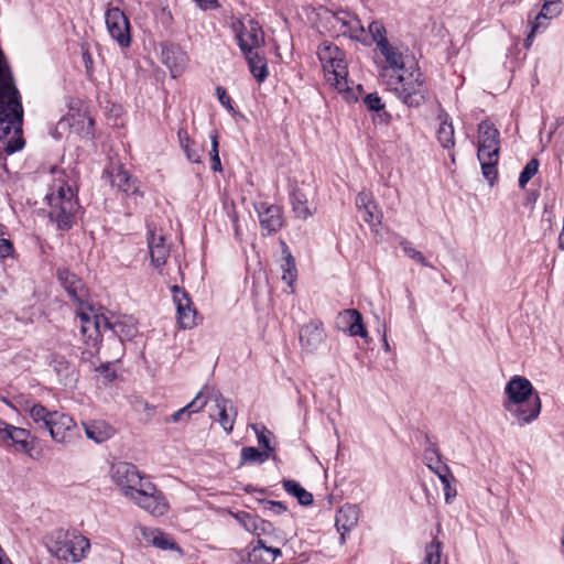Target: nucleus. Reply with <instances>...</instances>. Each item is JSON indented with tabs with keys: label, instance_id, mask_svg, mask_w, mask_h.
Wrapping results in <instances>:
<instances>
[{
	"label": "nucleus",
	"instance_id": "43",
	"mask_svg": "<svg viewBox=\"0 0 564 564\" xmlns=\"http://www.w3.org/2000/svg\"><path fill=\"white\" fill-rule=\"evenodd\" d=\"M424 459L426 466L432 470H436L438 466H442L441 455L434 445H429L424 451Z\"/></svg>",
	"mask_w": 564,
	"mask_h": 564
},
{
	"label": "nucleus",
	"instance_id": "39",
	"mask_svg": "<svg viewBox=\"0 0 564 564\" xmlns=\"http://www.w3.org/2000/svg\"><path fill=\"white\" fill-rule=\"evenodd\" d=\"M29 414L35 423H41L45 429L53 417V411H48L44 405L34 403L29 408Z\"/></svg>",
	"mask_w": 564,
	"mask_h": 564
},
{
	"label": "nucleus",
	"instance_id": "44",
	"mask_svg": "<svg viewBox=\"0 0 564 564\" xmlns=\"http://www.w3.org/2000/svg\"><path fill=\"white\" fill-rule=\"evenodd\" d=\"M212 149H210V161H212V170L215 172L221 171V162L219 158L218 151V137L216 133L210 135Z\"/></svg>",
	"mask_w": 564,
	"mask_h": 564
},
{
	"label": "nucleus",
	"instance_id": "31",
	"mask_svg": "<svg viewBox=\"0 0 564 564\" xmlns=\"http://www.w3.org/2000/svg\"><path fill=\"white\" fill-rule=\"evenodd\" d=\"M30 432L25 429L11 425L7 434V444L14 445L17 449L29 453L33 448L29 442Z\"/></svg>",
	"mask_w": 564,
	"mask_h": 564
},
{
	"label": "nucleus",
	"instance_id": "13",
	"mask_svg": "<svg viewBox=\"0 0 564 564\" xmlns=\"http://www.w3.org/2000/svg\"><path fill=\"white\" fill-rule=\"evenodd\" d=\"M105 22L110 37L122 48L131 44V26L127 15L119 8H108Z\"/></svg>",
	"mask_w": 564,
	"mask_h": 564
},
{
	"label": "nucleus",
	"instance_id": "61",
	"mask_svg": "<svg viewBox=\"0 0 564 564\" xmlns=\"http://www.w3.org/2000/svg\"><path fill=\"white\" fill-rule=\"evenodd\" d=\"M0 564H12L11 561L7 557L1 555L0 556Z\"/></svg>",
	"mask_w": 564,
	"mask_h": 564
},
{
	"label": "nucleus",
	"instance_id": "35",
	"mask_svg": "<svg viewBox=\"0 0 564 564\" xmlns=\"http://www.w3.org/2000/svg\"><path fill=\"white\" fill-rule=\"evenodd\" d=\"M283 487L285 491L292 496H294L299 502L303 506H310L313 503V496L306 489H304L297 481L295 480H285L283 482Z\"/></svg>",
	"mask_w": 564,
	"mask_h": 564
},
{
	"label": "nucleus",
	"instance_id": "3",
	"mask_svg": "<svg viewBox=\"0 0 564 564\" xmlns=\"http://www.w3.org/2000/svg\"><path fill=\"white\" fill-rule=\"evenodd\" d=\"M386 86L409 107H419L426 99L427 87L425 77L417 67L410 66L401 74H389L382 68L380 74Z\"/></svg>",
	"mask_w": 564,
	"mask_h": 564
},
{
	"label": "nucleus",
	"instance_id": "15",
	"mask_svg": "<svg viewBox=\"0 0 564 564\" xmlns=\"http://www.w3.org/2000/svg\"><path fill=\"white\" fill-rule=\"evenodd\" d=\"M76 429V422L72 416L57 411H53V417L46 427L52 440L59 444L70 442L75 435Z\"/></svg>",
	"mask_w": 564,
	"mask_h": 564
},
{
	"label": "nucleus",
	"instance_id": "12",
	"mask_svg": "<svg viewBox=\"0 0 564 564\" xmlns=\"http://www.w3.org/2000/svg\"><path fill=\"white\" fill-rule=\"evenodd\" d=\"M236 39L242 54L257 51L264 44V33L260 24L249 18L234 24Z\"/></svg>",
	"mask_w": 564,
	"mask_h": 564
},
{
	"label": "nucleus",
	"instance_id": "41",
	"mask_svg": "<svg viewBox=\"0 0 564 564\" xmlns=\"http://www.w3.org/2000/svg\"><path fill=\"white\" fill-rule=\"evenodd\" d=\"M252 430L254 431V433L257 435L259 445L264 448L263 452H267L271 455L274 451V448L270 445L271 432L269 430H267L264 426H260L257 424L252 425Z\"/></svg>",
	"mask_w": 564,
	"mask_h": 564
},
{
	"label": "nucleus",
	"instance_id": "52",
	"mask_svg": "<svg viewBox=\"0 0 564 564\" xmlns=\"http://www.w3.org/2000/svg\"><path fill=\"white\" fill-rule=\"evenodd\" d=\"M434 473L438 476L442 485L449 484L453 480V475L446 465L438 466Z\"/></svg>",
	"mask_w": 564,
	"mask_h": 564
},
{
	"label": "nucleus",
	"instance_id": "4",
	"mask_svg": "<svg viewBox=\"0 0 564 564\" xmlns=\"http://www.w3.org/2000/svg\"><path fill=\"white\" fill-rule=\"evenodd\" d=\"M46 199L50 206V218L59 229H69L78 210V203L73 184L64 173H59L54 180Z\"/></svg>",
	"mask_w": 564,
	"mask_h": 564
},
{
	"label": "nucleus",
	"instance_id": "49",
	"mask_svg": "<svg viewBox=\"0 0 564 564\" xmlns=\"http://www.w3.org/2000/svg\"><path fill=\"white\" fill-rule=\"evenodd\" d=\"M375 200L372 195L367 192H361L356 197V206L359 210L365 208L373 207Z\"/></svg>",
	"mask_w": 564,
	"mask_h": 564
},
{
	"label": "nucleus",
	"instance_id": "9",
	"mask_svg": "<svg viewBox=\"0 0 564 564\" xmlns=\"http://www.w3.org/2000/svg\"><path fill=\"white\" fill-rule=\"evenodd\" d=\"M77 317L80 323V330L87 343L94 345L98 338L110 328V321L104 314L98 313L93 306L82 302L78 304Z\"/></svg>",
	"mask_w": 564,
	"mask_h": 564
},
{
	"label": "nucleus",
	"instance_id": "2",
	"mask_svg": "<svg viewBox=\"0 0 564 564\" xmlns=\"http://www.w3.org/2000/svg\"><path fill=\"white\" fill-rule=\"evenodd\" d=\"M317 56L323 65L327 82L334 86L347 101H357L361 85L350 87L344 53L334 44L324 42L318 46Z\"/></svg>",
	"mask_w": 564,
	"mask_h": 564
},
{
	"label": "nucleus",
	"instance_id": "60",
	"mask_svg": "<svg viewBox=\"0 0 564 564\" xmlns=\"http://www.w3.org/2000/svg\"><path fill=\"white\" fill-rule=\"evenodd\" d=\"M558 246L561 249L564 250V217H563V228L560 232V236H558Z\"/></svg>",
	"mask_w": 564,
	"mask_h": 564
},
{
	"label": "nucleus",
	"instance_id": "59",
	"mask_svg": "<svg viewBox=\"0 0 564 564\" xmlns=\"http://www.w3.org/2000/svg\"><path fill=\"white\" fill-rule=\"evenodd\" d=\"M200 9L207 10L214 6L216 0H193Z\"/></svg>",
	"mask_w": 564,
	"mask_h": 564
},
{
	"label": "nucleus",
	"instance_id": "46",
	"mask_svg": "<svg viewBox=\"0 0 564 564\" xmlns=\"http://www.w3.org/2000/svg\"><path fill=\"white\" fill-rule=\"evenodd\" d=\"M426 563L441 564V542L434 540L426 547Z\"/></svg>",
	"mask_w": 564,
	"mask_h": 564
},
{
	"label": "nucleus",
	"instance_id": "50",
	"mask_svg": "<svg viewBox=\"0 0 564 564\" xmlns=\"http://www.w3.org/2000/svg\"><path fill=\"white\" fill-rule=\"evenodd\" d=\"M13 252V246L11 241L3 237V227L0 226V257L7 258Z\"/></svg>",
	"mask_w": 564,
	"mask_h": 564
},
{
	"label": "nucleus",
	"instance_id": "21",
	"mask_svg": "<svg viewBox=\"0 0 564 564\" xmlns=\"http://www.w3.org/2000/svg\"><path fill=\"white\" fill-rule=\"evenodd\" d=\"M148 247L152 265L161 272L170 256V247L165 243L164 236L155 230H149Z\"/></svg>",
	"mask_w": 564,
	"mask_h": 564
},
{
	"label": "nucleus",
	"instance_id": "20",
	"mask_svg": "<svg viewBox=\"0 0 564 564\" xmlns=\"http://www.w3.org/2000/svg\"><path fill=\"white\" fill-rule=\"evenodd\" d=\"M162 62L175 78L186 68L188 56L180 45L166 44L162 47Z\"/></svg>",
	"mask_w": 564,
	"mask_h": 564
},
{
	"label": "nucleus",
	"instance_id": "7",
	"mask_svg": "<svg viewBox=\"0 0 564 564\" xmlns=\"http://www.w3.org/2000/svg\"><path fill=\"white\" fill-rule=\"evenodd\" d=\"M327 20L333 33L337 36H347L365 45H371L370 25L366 30L356 14L339 10L333 12Z\"/></svg>",
	"mask_w": 564,
	"mask_h": 564
},
{
	"label": "nucleus",
	"instance_id": "48",
	"mask_svg": "<svg viewBox=\"0 0 564 564\" xmlns=\"http://www.w3.org/2000/svg\"><path fill=\"white\" fill-rule=\"evenodd\" d=\"M403 252L411 259H413L414 261L421 263L422 265L424 267H429V262L426 261V259L424 258V256L419 251L416 250L415 248H413L411 245L409 243H404L403 245Z\"/></svg>",
	"mask_w": 564,
	"mask_h": 564
},
{
	"label": "nucleus",
	"instance_id": "22",
	"mask_svg": "<svg viewBox=\"0 0 564 564\" xmlns=\"http://www.w3.org/2000/svg\"><path fill=\"white\" fill-rule=\"evenodd\" d=\"M326 339V332L322 322L311 321L300 329V343L307 351L316 350Z\"/></svg>",
	"mask_w": 564,
	"mask_h": 564
},
{
	"label": "nucleus",
	"instance_id": "24",
	"mask_svg": "<svg viewBox=\"0 0 564 564\" xmlns=\"http://www.w3.org/2000/svg\"><path fill=\"white\" fill-rule=\"evenodd\" d=\"M359 520V508L356 505H344L336 514V528L340 533L341 543L345 542L346 534L357 525Z\"/></svg>",
	"mask_w": 564,
	"mask_h": 564
},
{
	"label": "nucleus",
	"instance_id": "37",
	"mask_svg": "<svg viewBox=\"0 0 564 564\" xmlns=\"http://www.w3.org/2000/svg\"><path fill=\"white\" fill-rule=\"evenodd\" d=\"M252 533L258 536V540H271L272 545L281 541L272 523L263 519H259L257 529Z\"/></svg>",
	"mask_w": 564,
	"mask_h": 564
},
{
	"label": "nucleus",
	"instance_id": "19",
	"mask_svg": "<svg viewBox=\"0 0 564 564\" xmlns=\"http://www.w3.org/2000/svg\"><path fill=\"white\" fill-rule=\"evenodd\" d=\"M260 226L268 234L279 231L283 226L282 210L274 204L259 203L256 205Z\"/></svg>",
	"mask_w": 564,
	"mask_h": 564
},
{
	"label": "nucleus",
	"instance_id": "27",
	"mask_svg": "<svg viewBox=\"0 0 564 564\" xmlns=\"http://www.w3.org/2000/svg\"><path fill=\"white\" fill-rule=\"evenodd\" d=\"M562 12V2L560 0H545L540 13L535 17L534 22H530L531 32L525 42L527 46L531 44L534 33L539 30L542 19H553Z\"/></svg>",
	"mask_w": 564,
	"mask_h": 564
},
{
	"label": "nucleus",
	"instance_id": "23",
	"mask_svg": "<svg viewBox=\"0 0 564 564\" xmlns=\"http://www.w3.org/2000/svg\"><path fill=\"white\" fill-rule=\"evenodd\" d=\"M110 183L112 187L132 197L135 204L138 203V197L141 196V193L135 184V180H132L121 166L113 167L110 171Z\"/></svg>",
	"mask_w": 564,
	"mask_h": 564
},
{
	"label": "nucleus",
	"instance_id": "30",
	"mask_svg": "<svg viewBox=\"0 0 564 564\" xmlns=\"http://www.w3.org/2000/svg\"><path fill=\"white\" fill-rule=\"evenodd\" d=\"M292 209L295 216L306 220L312 217L316 208L310 204L308 196L301 189H295L292 194Z\"/></svg>",
	"mask_w": 564,
	"mask_h": 564
},
{
	"label": "nucleus",
	"instance_id": "1",
	"mask_svg": "<svg viewBox=\"0 0 564 564\" xmlns=\"http://www.w3.org/2000/svg\"><path fill=\"white\" fill-rule=\"evenodd\" d=\"M505 393L507 399L503 401V408L520 426L538 419L542 406L541 399L527 378L512 377L506 386Z\"/></svg>",
	"mask_w": 564,
	"mask_h": 564
},
{
	"label": "nucleus",
	"instance_id": "17",
	"mask_svg": "<svg viewBox=\"0 0 564 564\" xmlns=\"http://www.w3.org/2000/svg\"><path fill=\"white\" fill-rule=\"evenodd\" d=\"M336 325L338 329L349 336H360L365 339L368 338V332L362 323V316L357 310L349 308L340 312L337 316Z\"/></svg>",
	"mask_w": 564,
	"mask_h": 564
},
{
	"label": "nucleus",
	"instance_id": "8",
	"mask_svg": "<svg viewBox=\"0 0 564 564\" xmlns=\"http://www.w3.org/2000/svg\"><path fill=\"white\" fill-rule=\"evenodd\" d=\"M370 33L372 34L371 44H377L380 54L388 64V67L384 68L389 70V74L397 75L408 69L403 54L387 40L386 29L382 23L377 21L370 23Z\"/></svg>",
	"mask_w": 564,
	"mask_h": 564
},
{
	"label": "nucleus",
	"instance_id": "64",
	"mask_svg": "<svg viewBox=\"0 0 564 564\" xmlns=\"http://www.w3.org/2000/svg\"><path fill=\"white\" fill-rule=\"evenodd\" d=\"M234 224H236V220L234 221ZM235 230H236V236L238 237L239 236V230H238L237 225H235Z\"/></svg>",
	"mask_w": 564,
	"mask_h": 564
},
{
	"label": "nucleus",
	"instance_id": "62",
	"mask_svg": "<svg viewBox=\"0 0 564 564\" xmlns=\"http://www.w3.org/2000/svg\"><path fill=\"white\" fill-rule=\"evenodd\" d=\"M561 549L564 553V530H563L562 538H561Z\"/></svg>",
	"mask_w": 564,
	"mask_h": 564
},
{
	"label": "nucleus",
	"instance_id": "42",
	"mask_svg": "<svg viewBox=\"0 0 564 564\" xmlns=\"http://www.w3.org/2000/svg\"><path fill=\"white\" fill-rule=\"evenodd\" d=\"M539 170V161L531 159L524 166L519 176V186L524 188L528 182L536 174Z\"/></svg>",
	"mask_w": 564,
	"mask_h": 564
},
{
	"label": "nucleus",
	"instance_id": "40",
	"mask_svg": "<svg viewBox=\"0 0 564 564\" xmlns=\"http://www.w3.org/2000/svg\"><path fill=\"white\" fill-rule=\"evenodd\" d=\"M229 513L248 532L252 533V531H254L257 529V523L260 519L257 514L249 513L246 511H238V512L230 511Z\"/></svg>",
	"mask_w": 564,
	"mask_h": 564
},
{
	"label": "nucleus",
	"instance_id": "53",
	"mask_svg": "<svg viewBox=\"0 0 564 564\" xmlns=\"http://www.w3.org/2000/svg\"><path fill=\"white\" fill-rule=\"evenodd\" d=\"M216 94H217V98L219 100V102L226 107L228 110H234L232 106H231V100H230V97L227 95L225 88L218 86L216 88Z\"/></svg>",
	"mask_w": 564,
	"mask_h": 564
},
{
	"label": "nucleus",
	"instance_id": "11",
	"mask_svg": "<svg viewBox=\"0 0 564 564\" xmlns=\"http://www.w3.org/2000/svg\"><path fill=\"white\" fill-rule=\"evenodd\" d=\"M111 479L120 487L121 494L126 498H130L137 490L145 482L138 468L127 462H118L111 465L110 469Z\"/></svg>",
	"mask_w": 564,
	"mask_h": 564
},
{
	"label": "nucleus",
	"instance_id": "51",
	"mask_svg": "<svg viewBox=\"0 0 564 564\" xmlns=\"http://www.w3.org/2000/svg\"><path fill=\"white\" fill-rule=\"evenodd\" d=\"M183 151L186 155V159L195 164H199L200 160V150L194 144L183 148Z\"/></svg>",
	"mask_w": 564,
	"mask_h": 564
},
{
	"label": "nucleus",
	"instance_id": "25",
	"mask_svg": "<svg viewBox=\"0 0 564 564\" xmlns=\"http://www.w3.org/2000/svg\"><path fill=\"white\" fill-rule=\"evenodd\" d=\"M140 534L142 539L150 545L158 547L160 550H173L177 552H182L180 546L171 539V536L164 533L162 530L158 528H147L139 527Z\"/></svg>",
	"mask_w": 564,
	"mask_h": 564
},
{
	"label": "nucleus",
	"instance_id": "6",
	"mask_svg": "<svg viewBox=\"0 0 564 564\" xmlns=\"http://www.w3.org/2000/svg\"><path fill=\"white\" fill-rule=\"evenodd\" d=\"M52 555L65 562H80L87 556L90 543L87 538L76 532L55 531L47 544Z\"/></svg>",
	"mask_w": 564,
	"mask_h": 564
},
{
	"label": "nucleus",
	"instance_id": "5",
	"mask_svg": "<svg viewBox=\"0 0 564 564\" xmlns=\"http://www.w3.org/2000/svg\"><path fill=\"white\" fill-rule=\"evenodd\" d=\"M500 134L489 121H481L478 126V152L477 158L481 166L484 177L494 183L497 178V164L499 161Z\"/></svg>",
	"mask_w": 564,
	"mask_h": 564
},
{
	"label": "nucleus",
	"instance_id": "29",
	"mask_svg": "<svg viewBox=\"0 0 564 564\" xmlns=\"http://www.w3.org/2000/svg\"><path fill=\"white\" fill-rule=\"evenodd\" d=\"M84 429L87 438L98 444L109 440L115 433L112 426L105 421L84 423Z\"/></svg>",
	"mask_w": 564,
	"mask_h": 564
},
{
	"label": "nucleus",
	"instance_id": "33",
	"mask_svg": "<svg viewBox=\"0 0 564 564\" xmlns=\"http://www.w3.org/2000/svg\"><path fill=\"white\" fill-rule=\"evenodd\" d=\"M281 247L283 253V263L281 265L283 270L282 280L288 285L292 286L297 276L295 259L291 254V251L284 241H281Z\"/></svg>",
	"mask_w": 564,
	"mask_h": 564
},
{
	"label": "nucleus",
	"instance_id": "55",
	"mask_svg": "<svg viewBox=\"0 0 564 564\" xmlns=\"http://www.w3.org/2000/svg\"><path fill=\"white\" fill-rule=\"evenodd\" d=\"M177 138H178V142H180V145L181 148H185V147H188V145H194V141H192L189 139V135L187 133V131L185 129H180L177 131Z\"/></svg>",
	"mask_w": 564,
	"mask_h": 564
},
{
	"label": "nucleus",
	"instance_id": "10",
	"mask_svg": "<svg viewBox=\"0 0 564 564\" xmlns=\"http://www.w3.org/2000/svg\"><path fill=\"white\" fill-rule=\"evenodd\" d=\"M129 499L154 517H162L169 510L164 495L151 482H145Z\"/></svg>",
	"mask_w": 564,
	"mask_h": 564
},
{
	"label": "nucleus",
	"instance_id": "28",
	"mask_svg": "<svg viewBox=\"0 0 564 564\" xmlns=\"http://www.w3.org/2000/svg\"><path fill=\"white\" fill-rule=\"evenodd\" d=\"M438 127L436 129V138L441 147L452 150L455 147L454 126L447 113L437 116Z\"/></svg>",
	"mask_w": 564,
	"mask_h": 564
},
{
	"label": "nucleus",
	"instance_id": "14",
	"mask_svg": "<svg viewBox=\"0 0 564 564\" xmlns=\"http://www.w3.org/2000/svg\"><path fill=\"white\" fill-rule=\"evenodd\" d=\"M171 291L173 293V302L176 306L180 326L184 329L193 328L196 325V310L193 306L188 293L178 285H173Z\"/></svg>",
	"mask_w": 564,
	"mask_h": 564
},
{
	"label": "nucleus",
	"instance_id": "18",
	"mask_svg": "<svg viewBox=\"0 0 564 564\" xmlns=\"http://www.w3.org/2000/svg\"><path fill=\"white\" fill-rule=\"evenodd\" d=\"M281 554L271 540H258L247 552V564H272Z\"/></svg>",
	"mask_w": 564,
	"mask_h": 564
},
{
	"label": "nucleus",
	"instance_id": "34",
	"mask_svg": "<svg viewBox=\"0 0 564 564\" xmlns=\"http://www.w3.org/2000/svg\"><path fill=\"white\" fill-rule=\"evenodd\" d=\"M207 404V398L203 391L198 392L196 397L185 406L177 410L171 415L173 422H180L184 416L189 417L192 413L199 412Z\"/></svg>",
	"mask_w": 564,
	"mask_h": 564
},
{
	"label": "nucleus",
	"instance_id": "57",
	"mask_svg": "<svg viewBox=\"0 0 564 564\" xmlns=\"http://www.w3.org/2000/svg\"><path fill=\"white\" fill-rule=\"evenodd\" d=\"M10 426V424L0 419V441L7 442Z\"/></svg>",
	"mask_w": 564,
	"mask_h": 564
},
{
	"label": "nucleus",
	"instance_id": "26",
	"mask_svg": "<svg viewBox=\"0 0 564 564\" xmlns=\"http://www.w3.org/2000/svg\"><path fill=\"white\" fill-rule=\"evenodd\" d=\"M57 279L75 303L85 301L86 290L79 278L67 269H58Z\"/></svg>",
	"mask_w": 564,
	"mask_h": 564
},
{
	"label": "nucleus",
	"instance_id": "16",
	"mask_svg": "<svg viewBox=\"0 0 564 564\" xmlns=\"http://www.w3.org/2000/svg\"><path fill=\"white\" fill-rule=\"evenodd\" d=\"M207 399H210L218 411V422L226 433H230L237 417V409L231 400L226 399L218 390L212 389Z\"/></svg>",
	"mask_w": 564,
	"mask_h": 564
},
{
	"label": "nucleus",
	"instance_id": "45",
	"mask_svg": "<svg viewBox=\"0 0 564 564\" xmlns=\"http://www.w3.org/2000/svg\"><path fill=\"white\" fill-rule=\"evenodd\" d=\"M364 220L369 224L371 227L378 226L381 224L382 213L378 209L377 204H373V207L362 209Z\"/></svg>",
	"mask_w": 564,
	"mask_h": 564
},
{
	"label": "nucleus",
	"instance_id": "38",
	"mask_svg": "<svg viewBox=\"0 0 564 564\" xmlns=\"http://www.w3.org/2000/svg\"><path fill=\"white\" fill-rule=\"evenodd\" d=\"M270 454L261 452L256 447H243L240 453V465L264 463L269 459Z\"/></svg>",
	"mask_w": 564,
	"mask_h": 564
},
{
	"label": "nucleus",
	"instance_id": "36",
	"mask_svg": "<svg viewBox=\"0 0 564 564\" xmlns=\"http://www.w3.org/2000/svg\"><path fill=\"white\" fill-rule=\"evenodd\" d=\"M109 330H112L121 340L130 339L137 333V328L131 318H127V321L116 319L115 322H110Z\"/></svg>",
	"mask_w": 564,
	"mask_h": 564
},
{
	"label": "nucleus",
	"instance_id": "58",
	"mask_svg": "<svg viewBox=\"0 0 564 564\" xmlns=\"http://www.w3.org/2000/svg\"><path fill=\"white\" fill-rule=\"evenodd\" d=\"M83 61L85 63L87 73L90 74L93 69V59L88 51L83 52Z\"/></svg>",
	"mask_w": 564,
	"mask_h": 564
},
{
	"label": "nucleus",
	"instance_id": "47",
	"mask_svg": "<svg viewBox=\"0 0 564 564\" xmlns=\"http://www.w3.org/2000/svg\"><path fill=\"white\" fill-rule=\"evenodd\" d=\"M364 104L370 111H380L384 108V104L377 93L366 95Z\"/></svg>",
	"mask_w": 564,
	"mask_h": 564
},
{
	"label": "nucleus",
	"instance_id": "54",
	"mask_svg": "<svg viewBox=\"0 0 564 564\" xmlns=\"http://www.w3.org/2000/svg\"><path fill=\"white\" fill-rule=\"evenodd\" d=\"M264 508L276 514H280L286 510L282 502L272 500L265 501Z\"/></svg>",
	"mask_w": 564,
	"mask_h": 564
},
{
	"label": "nucleus",
	"instance_id": "56",
	"mask_svg": "<svg viewBox=\"0 0 564 564\" xmlns=\"http://www.w3.org/2000/svg\"><path fill=\"white\" fill-rule=\"evenodd\" d=\"M445 501L446 503H451L452 500L456 497L457 491L456 488L452 486V484L443 485Z\"/></svg>",
	"mask_w": 564,
	"mask_h": 564
},
{
	"label": "nucleus",
	"instance_id": "63",
	"mask_svg": "<svg viewBox=\"0 0 564 564\" xmlns=\"http://www.w3.org/2000/svg\"><path fill=\"white\" fill-rule=\"evenodd\" d=\"M383 344H384V349L389 350L390 347H389V344H388V340L386 337L383 338Z\"/></svg>",
	"mask_w": 564,
	"mask_h": 564
},
{
	"label": "nucleus",
	"instance_id": "32",
	"mask_svg": "<svg viewBox=\"0 0 564 564\" xmlns=\"http://www.w3.org/2000/svg\"><path fill=\"white\" fill-rule=\"evenodd\" d=\"M249 69L253 77L259 82H263L268 76V66L267 59L264 56L260 55L258 51L248 52V54H243Z\"/></svg>",
	"mask_w": 564,
	"mask_h": 564
}]
</instances>
